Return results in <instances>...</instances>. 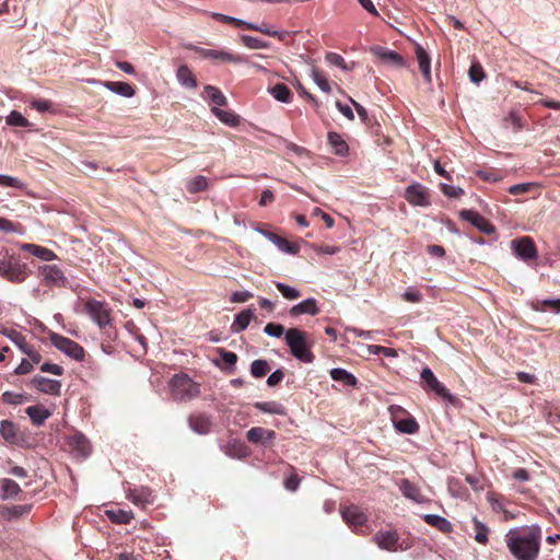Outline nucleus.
Masks as SVG:
<instances>
[{"mask_svg": "<svg viewBox=\"0 0 560 560\" xmlns=\"http://www.w3.org/2000/svg\"><path fill=\"white\" fill-rule=\"evenodd\" d=\"M505 542L517 560H536L540 551L541 529L538 525L511 529L505 535Z\"/></svg>", "mask_w": 560, "mask_h": 560, "instance_id": "nucleus-1", "label": "nucleus"}, {"mask_svg": "<svg viewBox=\"0 0 560 560\" xmlns=\"http://www.w3.org/2000/svg\"><path fill=\"white\" fill-rule=\"evenodd\" d=\"M284 337L290 352L295 359L304 363H312L314 361L315 355L311 351L314 341L306 331L299 328H289Z\"/></svg>", "mask_w": 560, "mask_h": 560, "instance_id": "nucleus-2", "label": "nucleus"}, {"mask_svg": "<svg viewBox=\"0 0 560 560\" xmlns=\"http://www.w3.org/2000/svg\"><path fill=\"white\" fill-rule=\"evenodd\" d=\"M84 312L110 337L109 329L113 328L112 310L105 301L89 299L84 302Z\"/></svg>", "mask_w": 560, "mask_h": 560, "instance_id": "nucleus-3", "label": "nucleus"}, {"mask_svg": "<svg viewBox=\"0 0 560 560\" xmlns=\"http://www.w3.org/2000/svg\"><path fill=\"white\" fill-rule=\"evenodd\" d=\"M172 397L175 400L187 401L200 394L199 384L194 382L187 374H176L170 381Z\"/></svg>", "mask_w": 560, "mask_h": 560, "instance_id": "nucleus-4", "label": "nucleus"}, {"mask_svg": "<svg viewBox=\"0 0 560 560\" xmlns=\"http://www.w3.org/2000/svg\"><path fill=\"white\" fill-rule=\"evenodd\" d=\"M0 276L10 282L21 283L28 277L27 266L10 257L0 260Z\"/></svg>", "mask_w": 560, "mask_h": 560, "instance_id": "nucleus-5", "label": "nucleus"}, {"mask_svg": "<svg viewBox=\"0 0 560 560\" xmlns=\"http://www.w3.org/2000/svg\"><path fill=\"white\" fill-rule=\"evenodd\" d=\"M421 385L424 390L433 392L446 401L453 402L455 397L450 390L435 377L431 369L424 368L421 372Z\"/></svg>", "mask_w": 560, "mask_h": 560, "instance_id": "nucleus-6", "label": "nucleus"}, {"mask_svg": "<svg viewBox=\"0 0 560 560\" xmlns=\"http://www.w3.org/2000/svg\"><path fill=\"white\" fill-rule=\"evenodd\" d=\"M51 343L60 351L69 355L70 358L81 361L84 359L85 351L82 346L78 342L61 336L57 332H52L49 336Z\"/></svg>", "mask_w": 560, "mask_h": 560, "instance_id": "nucleus-7", "label": "nucleus"}, {"mask_svg": "<svg viewBox=\"0 0 560 560\" xmlns=\"http://www.w3.org/2000/svg\"><path fill=\"white\" fill-rule=\"evenodd\" d=\"M514 254L522 260L528 261L537 258V247L529 236L515 238L511 243Z\"/></svg>", "mask_w": 560, "mask_h": 560, "instance_id": "nucleus-8", "label": "nucleus"}, {"mask_svg": "<svg viewBox=\"0 0 560 560\" xmlns=\"http://www.w3.org/2000/svg\"><path fill=\"white\" fill-rule=\"evenodd\" d=\"M404 197L412 206H430L429 189L419 183H413L410 186H408L405 190Z\"/></svg>", "mask_w": 560, "mask_h": 560, "instance_id": "nucleus-9", "label": "nucleus"}, {"mask_svg": "<svg viewBox=\"0 0 560 560\" xmlns=\"http://www.w3.org/2000/svg\"><path fill=\"white\" fill-rule=\"evenodd\" d=\"M39 276L46 285L65 287L67 278L62 270L56 265H44L39 267Z\"/></svg>", "mask_w": 560, "mask_h": 560, "instance_id": "nucleus-10", "label": "nucleus"}, {"mask_svg": "<svg viewBox=\"0 0 560 560\" xmlns=\"http://www.w3.org/2000/svg\"><path fill=\"white\" fill-rule=\"evenodd\" d=\"M24 354L27 358L23 359L21 363L15 368V375L28 374L34 370V365H37L42 362V354L33 343L25 350Z\"/></svg>", "mask_w": 560, "mask_h": 560, "instance_id": "nucleus-11", "label": "nucleus"}, {"mask_svg": "<svg viewBox=\"0 0 560 560\" xmlns=\"http://www.w3.org/2000/svg\"><path fill=\"white\" fill-rule=\"evenodd\" d=\"M373 540L381 549L387 551L395 552L398 549H402L396 530L378 532L374 535Z\"/></svg>", "mask_w": 560, "mask_h": 560, "instance_id": "nucleus-12", "label": "nucleus"}, {"mask_svg": "<svg viewBox=\"0 0 560 560\" xmlns=\"http://www.w3.org/2000/svg\"><path fill=\"white\" fill-rule=\"evenodd\" d=\"M201 57L219 62L241 63L244 58L241 55H233L228 51L194 47Z\"/></svg>", "mask_w": 560, "mask_h": 560, "instance_id": "nucleus-13", "label": "nucleus"}, {"mask_svg": "<svg viewBox=\"0 0 560 560\" xmlns=\"http://www.w3.org/2000/svg\"><path fill=\"white\" fill-rule=\"evenodd\" d=\"M371 52L381 61L396 68H404L406 61L401 55L383 46H373Z\"/></svg>", "mask_w": 560, "mask_h": 560, "instance_id": "nucleus-14", "label": "nucleus"}, {"mask_svg": "<svg viewBox=\"0 0 560 560\" xmlns=\"http://www.w3.org/2000/svg\"><path fill=\"white\" fill-rule=\"evenodd\" d=\"M460 217L463 220L470 222L480 232L487 235H491L495 232L493 224H491L489 220L474 210H463L460 212Z\"/></svg>", "mask_w": 560, "mask_h": 560, "instance_id": "nucleus-15", "label": "nucleus"}, {"mask_svg": "<svg viewBox=\"0 0 560 560\" xmlns=\"http://www.w3.org/2000/svg\"><path fill=\"white\" fill-rule=\"evenodd\" d=\"M30 385L40 393L59 396L61 389V383L56 380H50L42 375H35Z\"/></svg>", "mask_w": 560, "mask_h": 560, "instance_id": "nucleus-16", "label": "nucleus"}, {"mask_svg": "<svg viewBox=\"0 0 560 560\" xmlns=\"http://www.w3.org/2000/svg\"><path fill=\"white\" fill-rule=\"evenodd\" d=\"M343 521L353 529H358L365 525L368 517L357 505H349L341 510Z\"/></svg>", "mask_w": 560, "mask_h": 560, "instance_id": "nucleus-17", "label": "nucleus"}, {"mask_svg": "<svg viewBox=\"0 0 560 560\" xmlns=\"http://www.w3.org/2000/svg\"><path fill=\"white\" fill-rule=\"evenodd\" d=\"M128 500H130L135 505L145 509L147 505L153 504L154 495L151 489L147 487H140L136 489H131L127 494Z\"/></svg>", "mask_w": 560, "mask_h": 560, "instance_id": "nucleus-18", "label": "nucleus"}, {"mask_svg": "<svg viewBox=\"0 0 560 560\" xmlns=\"http://www.w3.org/2000/svg\"><path fill=\"white\" fill-rule=\"evenodd\" d=\"M68 445L82 457H86L91 453L90 441L82 433L77 432L70 435L68 439Z\"/></svg>", "mask_w": 560, "mask_h": 560, "instance_id": "nucleus-19", "label": "nucleus"}, {"mask_svg": "<svg viewBox=\"0 0 560 560\" xmlns=\"http://www.w3.org/2000/svg\"><path fill=\"white\" fill-rule=\"evenodd\" d=\"M189 427L192 431L199 434H207L211 430V420L203 413L191 415L188 418Z\"/></svg>", "mask_w": 560, "mask_h": 560, "instance_id": "nucleus-20", "label": "nucleus"}, {"mask_svg": "<svg viewBox=\"0 0 560 560\" xmlns=\"http://www.w3.org/2000/svg\"><path fill=\"white\" fill-rule=\"evenodd\" d=\"M290 315L291 316H299L302 314H308V315H317L319 313V308L317 306V302L315 299L310 298L304 301H302L299 304L293 305L290 308Z\"/></svg>", "mask_w": 560, "mask_h": 560, "instance_id": "nucleus-21", "label": "nucleus"}, {"mask_svg": "<svg viewBox=\"0 0 560 560\" xmlns=\"http://www.w3.org/2000/svg\"><path fill=\"white\" fill-rule=\"evenodd\" d=\"M416 57L419 63V69L424 78V80L430 83L431 82V61L427 51L420 46H416Z\"/></svg>", "mask_w": 560, "mask_h": 560, "instance_id": "nucleus-22", "label": "nucleus"}, {"mask_svg": "<svg viewBox=\"0 0 560 560\" xmlns=\"http://www.w3.org/2000/svg\"><path fill=\"white\" fill-rule=\"evenodd\" d=\"M423 521L428 525L435 527L436 529H439L440 532H442L444 534H448L453 530L452 523L443 516L435 515V514H425V515H423Z\"/></svg>", "mask_w": 560, "mask_h": 560, "instance_id": "nucleus-23", "label": "nucleus"}, {"mask_svg": "<svg viewBox=\"0 0 560 560\" xmlns=\"http://www.w3.org/2000/svg\"><path fill=\"white\" fill-rule=\"evenodd\" d=\"M225 454L230 457L242 459L249 455V450L244 442L232 440L226 445Z\"/></svg>", "mask_w": 560, "mask_h": 560, "instance_id": "nucleus-24", "label": "nucleus"}, {"mask_svg": "<svg viewBox=\"0 0 560 560\" xmlns=\"http://www.w3.org/2000/svg\"><path fill=\"white\" fill-rule=\"evenodd\" d=\"M399 489L406 498L418 503L423 502V495L421 494L420 489L410 480L402 479L400 481Z\"/></svg>", "mask_w": 560, "mask_h": 560, "instance_id": "nucleus-25", "label": "nucleus"}, {"mask_svg": "<svg viewBox=\"0 0 560 560\" xmlns=\"http://www.w3.org/2000/svg\"><path fill=\"white\" fill-rule=\"evenodd\" d=\"M394 424L399 432L406 434H415L419 430V424L411 416H407L404 419H398L396 416H394Z\"/></svg>", "mask_w": 560, "mask_h": 560, "instance_id": "nucleus-26", "label": "nucleus"}, {"mask_svg": "<svg viewBox=\"0 0 560 560\" xmlns=\"http://www.w3.org/2000/svg\"><path fill=\"white\" fill-rule=\"evenodd\" d=\"M176 78L178 82L186 86L187 89H196L197 88V80L191 70L186 66L182 65L178 67L176 72Z\"/></svg>", "mask_w": 560, "mask_h": 560, "instance_id": "nucleus-27", "label": "nucleus"}, {"mask_svg": "<svg viewBox=\"0 0 560 560\" xmlns=\"http://www.w3.org/2000/svg\"><path fill=\"white\" fill-rule=\"evenodd\" d=\"M25 412L36 425L43 424L50 417V412L46 408L37 405L27 407Z\"/></svg>", "mask_w": 560, "mask_h": 560, "instance_id": "nucleus-28", "label": "nucleus"}, {"mask_svg": "<svg viewBox=\"0 0 560 560\" xmlns=\"http://www.w3.org/2000/svg\"><path fill=\"white\" fill-rule=\"evenodd\" d=\"M104 85L109 91L125 97H132L136 93L135 88L126 82L107 81Z\"/></svg>", "mask_w": 560, "mask_h": 560, "instance_id": "nucleus-29", "label": "nucleus"}, {"mask_svg": "<svg viewBox=\"0 0 560 560\" xmlns=\"http://www.w3.org/2000/svg\"><path fill=\"white\" fill-rule=\"evenodd\" d=\"M330 376L334 381L340 382L347 386H355L358 383V380L353 374L339 368L332 369L330 371Z\"/></svg>", "mask_w": 560, "mask_h": 560, "instance_id": "nucleus-30", "label": "nucleus"}, {"mask_svg": "<svg viewBox=\"0 0 560 560\" xmlns=\"http://www.w3.org/2000/svg\"><path fill=\"white\" fill-rule=\"evenodd\" d=\"M328 142L337 155L345 156L349 151L348 144L337 132H328Z\"/></svg>", "mask_w": 560, "mask_h": 560, "instance_id": "nucleus-31", "label": "nucleus"}, {"mask_svg": "<svg viewBox=\"0 0 560 560\" xmlns=\"http://www.w3.org/2000/svg\"><path fill=\"white\" fill-rule=\"evenodd\" d=\"M107 517L116 524H129L133 518L131 511H126L122 509H113L106 511Z\"/></svg>", "mask_w": 560, "mask_h": 560, "instance_id": "nucleus-32", "label": "nucleus"}, {"mask_svg": "<svg viewBox=\"0 0 560 560\" xmlns=\"http://www.w3.org/2000/svg\"><path fill=\"white\" fill-rule=\"evenodd\" d=\"M533 310L537 312L560 313V299L558 300H536L532 302Z\"/></svg>", "mask_w": 560, "mask_h": 560, "instance_id": "nucleus-33", "label": "nucleus"}, {"mask_svg": "<svg viewBox=\"0 0 560 560\" xmlns=\"http://www.w3.org/2000/svg\"><path fill=\"white\" fill-rule=\"evenodd\" d=\"M23 249L46 261L52 260L56 257L52 250L35 244H25Z\"/></svg>", "mask_w": 560, "mask_h": 560, "instance_id": "nucleus-34", "label": "nucleus"}, {"mask_svg": "<svg viewBox=\"0 0 560 560\" xmlns=\"http://www.w3.org/2000/svg\"><path fill=\"white\" fill-rule=\"evenodd\" d=\"M252 318H253L252 311H249V310L242 311L241 313H238L235 316V319L231 327L232 331L240 332L242 330H245L248 327Z\"/></svg>", "mask_w": 560, "mask_h": 560, "instance_id": "nucleus-35", "label": "nucleus"}, {"mask_svg": "<svg viewBox=\"0 0 560 560\" xmlns=\"http://www.w3.org/2000/svg\"><path fill=\"white\" fill-rule=\"evenodd\" d=\"M0 433L9 443H15L18 440V429L12 421L2 420L0 423Z\"/></svg>", "mask_w": 560, "mask_h": 560, "instance_id": "nucleus-36", "label": "nucleus"}, {"mask_svg": "<svg viewBox=\"0 0 560 560\" xmlns=\"http://www.w3.org/2000/svg\"><path fill=\"white\" fill-rule=\"evenodd\" d=\"M271 95L279 102L289 103L292 100L291 90L283 83H277L270 90Z\"/></svg>", "mask_w": 560, "mask_h": 560, "instance_id": "nucleus-37", "label": "nucleus"}, {"mask_svg": "<svg viewBox=\"0 0 560 560\" xmlns=\"http://www.w3.org/2000/svg\"><path fill=\"white\" fill-rule=\"evenodd\" d=\"M503 127L511 128L513 132H518L524 128L522 117L516 112H510L503 118Z\"/></svg>", "mask_w": 560, "mask_h": 560, "instance_id": "nucleus-38", "label": "nucleus"}, {"mask_svg": "<svg viewBox=\"0 0 560 560\" xmlns=\"http://www.w3.org/2000/svg\"><path fill=\"white\" fill-rule=\"evenodd\" d=\"M0 487L2 490V499L15 497L21 491L20 486L14 480L9 478L2 479L0 481Z\"/></svg>", "mask_w": 560, "mask_h": 560, "instance_id": "nucleus-39", "label": "nucleus"}, {"mask_svg": "<svg viewBox=\"0 0 560 560\" xmlns=\"http://www.w3.org/2000/svg\"><path fill=\"white\" fill-rule=\"evenodd\" d=\"M205 93L210 98V101L217 106H225L228 104L224 94L215 86L206 85Z\"/></svg>", "mask_w": 560, "mask_h": 560, "instance_id": "nucleus-40", "label": "nucleus"}, {"mask_svg": "<svg viewBox=\"0 0 560 560\" xmlns=\"http://www.w3.org/2000/svg\"><path fill=\"white\" fill-rule=\"evenodd\" d=\"M212 113L218 117L222 122L229 125V126H236L240 122L238 116L235 115L233 112H228L220 109L218 107L212 108Z\"/></svg>", "mask_w": 560, "mask_h": 560, "instance_id": "nucleus-41", "label": "nucleus"}, {"mask_svg": "<svg viewBox=\"0 0 560 560\" xmlns=\"http://www.w3.org/2000/svg\"><path fill=\"white\" fill-rule=\"evenodd\" d=\"M254 407L262 412L282 415L283 407L277 401L255 402Z\"/></svg>", "mask_w": 560, "mask_h": 560, "instance_id": "nucleus-42", "label": "nucleus"}, {"mask_svg": "<svg viewBox=\"0 0 560 560\" xmlns=\"http://www.w3.org/2000/svg\"><path fill=\"white\" fill-rule=\"evenodd\" d=\"M270 371V366L266 360H255L250 365V373L254 377L265 376Z\"/></svg>", "mask_w": 560, "mask_h": 560, "instance_id": "nucleus-43", "label": "nucleus"}, {"mask_svg": "<svg viewBox=\"0 0 560 560\" xmlns=\"http://www.w3.org/2000/svg\"><path fill=\"white\" fill-rule=\"evenodd\" d=\"M475 540L481 545L488 542L489 528L477 518H474Z\"/></svg>", "mask_w": 560, "mask_h": 560, "instance_id": "nucleus-44", "label": "nucleus"}, {"mask_svg": "<svg viewBox=\"0 0 560 560\" xmlns=\"http://www.w3.org/2000/svg\"><path fill=\"white\" fill-rule=\"evenodd\" d=\"M208 180L205 176H196L194 179H191L186 188L190 194L200 192L207 189Z\"/></svg>", "mask_w": 560, "mask_h": 560, "instance_id": "nucleus-45", "label": "nucleus"}, {"mask_svg": "<svg viewBox=\"0 0 560 560\" xmlns=\"http://www.w3.org/2000/svg\"><path fill=\"white\" fill-rule=\"evenodd\" d=\"M7 124L14 127H30L31 122L16 110H12L7 117Z\"/></svg>", "mask_w": 560, "mask_h": 560, "instance_id": "nucleus-46", "label": "nucleus"}, {"mask_svg": "<svg viewBox=\"0 0 560 560\" xmlns=\"http://www.w3.org/2000/svg\"><path fill=\"white\" fill-rule=\"evenodd\" d=\"M275 285L279 290V292L283 295V298H285L288 300H296L301 296V292L298 289L290 287L285 283L276 282Z\"/></svg>", "mask_w": 560, "mask_h": 560, "instance_id": "nucleus-47", "label": "nucleus"}, {"mask_svg": "<svg viewBox=\"0 0 560 560\" xmlns=\"http://www.w3.org/2000/svg\"><path fill=\"white\" fill-rule=\"evenodd\" d=\"M242 43L250 49H265L269 48V43H266L259 38L249 36V35H242L241 36Z\"/></svg>", "mask_w": 560, "mask_h": 560, "instance_id": "nucleus-48", "label": "nucleus"}, {"mask_svg": "<svg viewBox=\"0 0 560 560\" xmlns=\"http://www.w3.org/2000/svg\"><path fill=\"white\" fill-rule=\"evenodd\" d=\"M312 78H313L314 82L317 84V86L323 92L330 93V91H331L330 84H329L326 75L322 71H319L317 69L313 70Z\"/></svg>", "mask_w": 560, "mask_h": 560, "instance_id": "nucleus-49", "label": "nucleus"}, {"mask_svg": "<svg viewBox=\"0 0 560 560\" xmlns=\"http://www.w3.org/2000/svg\"><path fill=\"white\" fill-rule=\"evenodd\" d=\"M264 434L270 435L268 429H265L262 427H254L247 431L246 438L250 443L257 444L260 443V441H262Z\"/></svg>", "mask_w": 560, "mask_h": 560, "instance_id": "nucleus-50", "label": "nucleus"}, {"mask_svg": "<svg viewBox=\"0 0 560 560\" xmlns=\"http://www.w3.org/2000/svg\"><path fill=\"white\" fill-rule=\"evenodd\" d=\"M468 75L471 82L477 84L481 82L485 79L482 66L478 61L472 62L468 71Z\"/></svg>", "mask_w": 560, "mask_h": 560, "instance_id": "nucleus-51", "label": "nucleus"}, {"mask_svg": "<svg viewBox=\"0 0 560 560\" xmlns=\"http://www.w3.org/2000/svg\"><path fill=\"white\" fill-rule=\"evenodd\" d=\"M217 351L220 354L221 360L228 365L230 371H232L237 362L236 353L228 351L224 348H218Z\"/></svg>", "mask_w": 560, "mask_h": 560, "instance_id": "nucleus-52", "label": "nucleus"}, {"mask_svg": "<svg viewBox=\"0 0 560 560\" xmlns=\"http://www.w3.org/2000/svg\"><path fill=\"white\" fill-rule=\"evenodd\" d=\"M276 245L280 250L291 255H295L300 250V246L296 243H291L284 237H280Z\"/></svg>", "mask_w": 560, "mask_h": 560, "instance_id": "nucleus-53", "label": "nucleus"}, {"mask_svg": "<svg viewBox=\"0 0 560 560\" xmlns=\"http://www.w3.org/2000/svg\"><path fill=\"white\" fill-rule=\"evenodd\" d=\"M30 105L39 113L52 112V103L49 100L34 98L30 102Z\"/></svg>", "mask_w": 560, "mask_h": 560, "instance_id": "nucleus-54", "label": "nucleus"}, {"mask_svg": "<svg viewBox=\"0 0 560 560\" xmlns=\"http://www.w3.org/2000/svg\"><path fill=\"white\" fill-rule=\"evenodd\" d=\"M368 351L370 354H383L385 357H396L397 354L395 349L377 345H370Z\"/></svg>", "mask_w": 560, "mask_h": 560, "instance_id": "nucleus-55", "label": "nucleus"}, {"mask_svg": "<svg viewBox=\"0 0 560 560\" xmlns=\"http://www.w3.org/2000/svg\"><path fill=\"white\" fill-rule=\"evenodd\" d=\"M326 61L329 62L332 66H336L342 70H347V63L342 56L336 52H327L326 54Z\"/></svg>", "mask_w": 560, "mask_h": 560, "instance_id": "nucleus-56", "label": "nucleus"}, {"mask_svg": "<svg viewBox=\"0 0 560 560\" xmlns=\"http://www.w3.org/2000/svg\"><path fill=\"white\" fill-rule=\"evenodd\" d=\"M2 400L9 405H21L24 401V396L19 393L4 392L2 394Z\"/></svg>", "mask_w": 560, "mask_h": 560, "instance_id": "nucleus-57", "label": "nucleus"}, {"mask_svg": "<svg viewBox=\"0 0 560 560\" xmlns=\"http://www.w3.org/2000/svg\"><path fill=\"white\" fill-rule=\"evenodd\" d=\"M264 331L269 336L279 338L284 334V327L281 324L268 323Z\"/></svg>", "mask_w": 560, "mask_h": 560, "instance_id": "nucleus-58", "label": "nucleus"}, {"mask_svg": "<svg viewBox=\"0 0 560 560\" xmlns=\"http://www.w3.org/2000/svg\"><path fill=\"white\" fill-rule=\"evenodd\" d=\"M0 186L22 188L23 184L16 177L0 174Z\"/></svg>", "mask_w": 560, "mask_h": 560, "instance_id": "nucleus-59", "label": "nucleus"}, {"mask_svg": "<svg viewBox=\"0 0 560 560\" xmlns=\"http://www.w3.org/2000/svg\"><path fill=\"white\" fill-rule=\"evenodd\" d=\"M40 371L44 373H51L54 375L61 376L65 370L61 365L46 362L40 365Z\"/></svg>", "mask_w": 560, "mask_h": 560, "instance_id": "nucleus-60", "label": "nucleus"}, {"mask_svg": "<svg viewBox=\"0 0 560 560\" xmlns=\"http://www.w3.org/2000/svg\"><path fill=\"white\" fill-rule=\"evenodd\" d=\"M12 342L20 349L22 353L25 352V350L32 345L30 341L26 340V337L20 334H13V340Z\"/></svg>", "mask_w": 560, "mask_h": 560, "instance_id": "nucleus-61", "label": "nucleus"}, {"mask_svg": "<svg viewBox=\"0 0 560 560\" xmlns=\"http://www.w3.org/2000/svg\"><path fill=\"white\" fill-rule=\"evenodd\" d=\"M441 190L445 196L452 197V198L459 197L460 195L464 194V190L462 188L455 187V186H450L447 184H441Z\"/></svg>", "mask_w": 560, "mask_h": 560, "instance_id": "nucleus-62", "label": "nucleus"}, {"mask_svg": "<svg viewBox=\"0 0 560 560\" xmlns=\"http://www.w3.org/2000/svg\"><path fill=\"white\" fill-rule=\"evenodd\" d=\"M402 299L410 303H419L422 300V295L418 290L409 288L404 292Z\"/></svg>", "mask_w": 560, "mask_h": 560, "instance_id": "nucleus-63", "label": "nucleus"}, {"mask_svg": "<svg viewBox=\"0 0 560 560\" xmlns=\"http://www.w3.org/2000/svg\"><path fill=\"white\" fill-rule=\"evenodd\" d=\"M284 377V373L281 370H277L269 375L267 378V385L272 387L278 385Z\"/></svg>", "mask_w": 560, "mask_h": 560, "instance_id": "nucleus-64", "label": "nucleus"}]
</instances>
